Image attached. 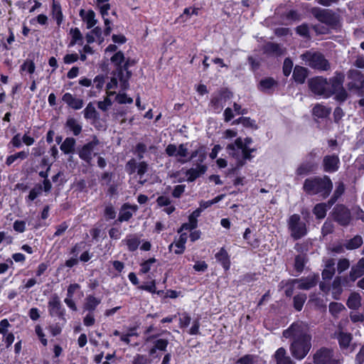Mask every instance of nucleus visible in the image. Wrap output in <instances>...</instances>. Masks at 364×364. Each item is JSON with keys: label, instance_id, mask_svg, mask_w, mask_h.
Masks as SVG:
<instances>
[{"label": "nucleus", "instance_id": "f257e3e1", "mask_svg": "<svg viewBox=\"0 0 364 364\" xmlns=\"http://www.w3.org/2000/svg\"><path fill=\"white\" fill-rule=\"evenodd\" d=\"M283 336L286 338H292L289 350L291 356L296 360H303L312 347V336L308 324L304 322L293 323L283 331Z\"/></svg>", "mask_w": 364, "mask_h": 364}, {"label": "nucleus", "instance_id": "f03ea898", "mask_svg": "<svg viewBox=\"0 0 364 364\" xmlns=\"http://www.w3.org/2000/svg\"><path fill=\"white\" fill-rule=\"evenodd\" d=\"M344 75L336 73L335 76L327 80L322 77H316L309 82V88L315 95L328 98L336 95V99L343 102L347 98V92L343 88Z\"/></svg>", "mask_w": 364, "mask_h": 364}, {"label": "nucleus", "instance_id": "7ed1b4c3", "mask_svg": "<svg viewBox=\"0 0 364 364\" xmlns=\"http://www.w3.org/2000/svg\"><path fill=\"white\" fill-rule=\"evenodd\" d=\"M333 188V183L328 176L306 178L303 185L304 191L309 195H318L326 198Z\"/></svg>", "mask_w": 364, "mask_h": 364}, {"label": "nucleus", "instance_id": "20e7f679", "mask_svg": "<svg viewBox=\"0 0 364 364\" xmlns=\"http://www.w3.org/2000/svg\"><path fill=\"white\" fill-rule=\"evenodd\" d=\"M252 143V139L250 137L244 140L240 137L237 138L234 143L227 146L228 154L236 159L237 166H243L246 160L252 159L251 154L255 151L254 149L250 148Z\"/></svg>", "mask_w": 364, "mask_h": 364}, {"label": "nucleus", "instance_id": "39448f33", "mask_svg": "<svg viewBox=\"0 0 364 364\" xmlns=\"http://www.w3.org/2000/svg\"><path fill=\"white\" fill-rule=\"evenodd\" d=\"M124 56L122 52H117L112 58L111 61L117 66V77L120 81V86L123 90L128 88V80L131 77V73L128 70L129 62L127 60L124 65L122 63L124 62Z\"/></svg>", "mask_w": 364, "mask_h": 364}, {"label": "nucleus", "instance_id": "423d86ee", "mask_svg": "<svg viewBox=\"0 0 364 364\" xmlns=\"http://www.w3.org/2000/svg\"><path fill=\"white\" fill-rule=\"evenodd\" d=\"M301 58L306 65L314 69L326 71L331 68L328 61L318 52L308 50L301 55Z\"/></svg>", "mask_w": 364, "mask_h": 364}, {"label": "nucleus", "instance_id": "0eeeda50", "mask_svg": "<svg viewBox=\"0 0 364 364\" xmlns=\"http://www.w3.org/2000/svg\"><path fill=\"white\" fill-rule=\"evenodd\" d=\"M287 225L290 235L294 240L303 237L307 233L306 225L298 214H293L289 218Z\"/></svg>", "mask_w": 364, "mask_h": 364}, {"label": "nucleus", "instance_id": "6e6552de", "mask_svg": "<svg viewBox=\"0 0 364 364\" xmlns=\"http://www.w3.org/2000/svg\"><path fill=\"white\" fill-rule=\"evenodd\" d=\"M312 14L318 21L331 28H336L339 25V16L329 9L317 8L313 9Z\"/></svg>", "mask_w": 364, "mask_h": 364}, {"label": "nucleus", "instance_id": "1a4fd4ad", "mask_svg": "<svg viewBox=\"0 0 364 364\" xmlns=\"http://www.w3.org/2000/svg\"><path fill=\"white\" fill-rule=\"evenodd\" d=\"M314 364H338V362L333 358L332 350L326 348H321L316 350L313 355Z\"/></svg>", "mask_w": 364, "mask_h": 364}, {"label": "nucleus", "instance_id": "9d476101", "mask_svg": "<svg viewBox=\"0 0 364 364\" xmlns=\"http://www.w3.org/2000/svg\"><path fill=\"white\" fill-rule=\"evenodd\" d=\"M166 153L169 156L178 158V161L181 164H185L188 161L186 159L188 156V149L183 144L176 146L175 144H168L166 148Z\"/></svg>", "mask_w": 364, "mask_h": 364}, {"label": "nucleus", "instance_id": "9b49d317", "mask_svg": "<svg viewBox=\"0 0 364 364\" xmlns=\"http://www.w3.org/2000/svg\"><path fill=\"white\" fill-rule=\"evenodd\" d=\"M333 217L335 221L343 226L348 225L351 220L350 212L343 205H337L333 208Z\"/></svg>", "mask_w": 364, "mask_h": 364}, {"label": "nucleus", "instance_id": "f8f14e48", "mask_svg": "<svg viewBox=\"0 0 364 364\" xmlns=\"http://www.w3.org/2000/svg\"><path fill=\"white\" fill-rule=\"evenodd\" d=\"M318 279V274L312 273L306 277L292 279L291 283L293 285H297L299 289L309 290L317 284Z\"/></svg>", "mask_w": 364, "mask_h": 364}, {"label": "nucleus", "instance_id": "ddd939ff", "mask_svg": "<svg viewBox=\"0 0 364 364\" xmlns=\"http://www.w3.org/2000/svg\"><path fill=\"white\" fill-rule=\"evenodd\" d=\"M334 337L338 340L339 346L343 351L350 353L354 350V347L350 345L353 339L351 333L339 330L334 333Z\"/></svg>", "mask_w": 364, "mask_h": 364}, {"label": "nucleus", "instance_id": "4468645a", "mask_svg": "<svg viewBox=\"0 0 364 364\" xmlns=\"http://www.w3.org/2000/svg\"><path fill=\"white\" fill-rule=\"evenodd\" d=\"M350 82L348 87L350 90H359L364 87V75L357 70H351L348 73Z\"/></svg>", "mask_w": 364, "mask_h": 364}, {"label": "nucleus", "instance_id": "2eb2a0df", "mask_svg": "<svg viewBox=\"0 0 364 364\" xmlns=\"http://www.w3.org/2000/svg\"><path fill=\"white\" fill-rule=\"evenodd\" d=\"M48 311L51 316L63 318L65 310L63 307L59 296L53 294L48 301Z\"/></svg>", "mask_w": 364, "mask_h": 364}, {"label": "nucleus", "instance_id": "dca6fc26", "mask_svg": "<svg viewBox=\"0 0 364 364\" xmlns=\"http://www.w3.org/2000/svg\"><path fill=\"white\" fill-rule=\"evenodd\" d=\"M99 144L97 139L85 144L78 151L79 157L90 164L92 159V154L95 147Z\"/></svg>", "mask_w": 364, "mask_h": 364}, {"label": "nucleus", "instance_id": "f3484780", "mask_svg": "<svg viewBox=\"0 0 364 364\" xmlns=\"http://www.w3.org/2000/svg\"><path fill=\"white\" fill-rule=\"evenodd\" d=\"M340 160L336 155H327L323 159V170L328 173H333L338 171Z\"/></svg>", "mask_w": 364, "mask_h": 364}, {"label": "nucleus", "instance_id": "a211bd4d", "mask_svg": "<svg viewBox=\"0 0 364 364\" xmlns=\"http://www.w3.org/2000/svg\"><path fill=\"white\" fill-rule=\"evenodd\" d=\"M227 98H230V93L228 92H221L212 98L210 106L215 112L220 113L221 112Z\"/></svg>", "mask_w": 364, "mask_h": 364}, {"label": "nucleus", "instance_id": "6ab92c4d", "mask_svg": "<svg viewBox=\"0 0 364 364\" xmlns=\"http://www.w3.org/2000/svg\"><path fill=\"white\" fill-rule=\"evenodd\" d=\"M62 100L69 107L75 110L80 109L84 106V100L82 99L76 97L70 92L65 93L62 97Z\"/></svg>", "mask_w": 364, "mask_h": 364}, {"label": "nucleus", "instance_id": "aec40b11", "mask_svg": "<svg viewBox=\"0 0 364 364\" xmlns=\"http://www.w3.org/2000/svg\"><path fill=\"white\" fill-rule=\"evenodd\" d=\"M273 359L276 364H295L291 357L288 355L287 350L283 348H279L273 355Z\"/></svg>", "mask_w": 364, "mask_h": 364}, {"label": "nucleus", "instance_id": "412c9836", "mask_svg": "<svg viewBox=\"0 0 364 364\" xmlns=\"http://www.w3.org/2000/svg\"><path fill=\"white\" fill-rule=\"evenodd\" d=\"M122 243L127 246L129 251L134 252L138 249L140 240L136 235L129 234L122 241Z\"/></svg>", "mask_w": 364, "mask_h": 364}, {"label": "nucleus", "instance_id": "4be33fe9", "mask_svg": "<svg viewBox=\"0 0 364 364\" xmlns=\"http://www.w3.org/2000/svg\"><path fill=\"white\" fill-rule=\"evenodd\" d=\"M100 303L101 299L94 295H87L85 299L83 310L87 311L88 312H93Z\"/></svg>", "mask_w": 364, "mask_h": 364}, {"label": "nucleus", "instance_id": "5701e85b", "mask_svg": "<svg viewBox=\"0 0 364 364\" xmlns=\"http://www.w3.org/2000/svg\"><path fill=\"white\" fill-rule=\"evenodd\" d=\"M207 167L204 165H198L196 168H191L186 172L187 181L192 182L206 171Z\"/></svg>", "mask_w": 364, "mask_h": 364}, {"label": "nucleus", "instance_id": "b1692460", "mask_svg": "<svg viewBox=\"0 0 364 364\" xmlns=\"http://www.w3.org/2000/svg\"><path fill=\"white\" fill-rule=\"evenodd\" d=\"M216 260L220 262L225 270H228L230 267V259L228 252L224 247L220 250L215 255Z\"/></svg>", "mask_w": 364, "mask_h": 364}, {"label": "nucleus", "instance_id": "393cba45", "mask_svg": "<svg viewBox=\"0 0 364 364\" xmlns=\"http://www.w3.org/2000/svg\"><path fill=\"white\" fill-rule=\"evenodd\" d=\"M109 9H110L109 4H105L100 6V13L104 18L105 26V30H104V34L105 36H109L112 31L111 22L107 18V16H108V11Z\"/></svg>", "mask_w": 364, "mask_h": 364}, {"label": "nucleus", "instance_id": "a878e982", "mask_svg": "<svg viewBox=\"0 0 364 364\" xmlns=\"http://www.w3.org/2000/svg\"><path fill=\"white\" fill-rule=\"evenodd\" d=\"M80 16L86 23L87 28H91L94 27L97 23V20L95 19V14L92 10H89L85 13V11L82 9L80 11Z\"/></svg>", "mask_w": 364, "mask_h": 364}, {"label": "nucleus", "instance_id": "bb28decb", "mask_svg": "<svg viewBox=\"0 0 364 364\" xmlns=\"http://www.w3.org/2000/svg\"><path fill=\"white\" fill-rule=\"evenodd\" d=\"M336 272L335 261L333 259H328L325 263L324 269L322 272L323 279H331Z\"/></svg>", "mask_w": 364, "mask_h": 364}, {"label": "nucleus", "instance_id": "cd10ccee", "mask_svg": "<svg viewBox=\"0 0 364 364\" xmlns=\"http://www.w3.org/2000/svg\"><path fill=\"white\" fill-rule=\"evenodd\" d=\"M264 53L276 56L284 54V49L279 44L274 43H268L264 47Z\"/></svg>", "mask_w": 364, "mask_h": 364}, {"label": "nucleus", "instance_id": "c85d7f7f", "mask_svg": "<svg viewBox=\"0 0 364 364\" xmlns=\"http://www.w3.org/2000/svg\"><path fill=\"white\" fill-rule=\"evenodd\" d=\"M314 165L310 161H304L301 163L296 169L295 173L296 177H302L308 175L314 171Z\"/></svg>", "mask_w": 364, "mask_h": 364}, {"label": "nucleus", "instance_id": "c756f323", "mask_svg": "<svg viewBox=\"0 0 364 364\" xmlns=\"http://www.w3.org/2000/svg\"><path fill=\"white\" fill-rule=\"evenodd\" d=\"M328 203L316 204L314 208L313 213L318 219H323L326 215L327 210L331 207Z\"/></svg>", "mask_w": 364, "mask_h": 364}, {"label": "nucleus", "instance_id": "7c9ffc66", "mask_svg": "<svg viewBox=\"0 0 364 364\" xmlns=\"http://www.w3.org/2000/svg\"><path fill=\"white\" fill-rule=\"evenodd\" d=\"M307 74L306 68L296 65L293 72V77L296 82L302 84L305 82Z\"/></svg>", "mask_w": 364, "mask_h": 364}, {"label": "nucleus", "instance_id": "2f4dec72", "mask_svg": "<svg viewBox=\"0 0 364 364\" xmlns=\"http://www.w3.org/2000/svg\"><path fill=\"white\" fill-rule=\"evenodd\" d=\"M65 127H68L75 136H78L82 132V126L77 119L70 117L67 119Z\"/></svg>", "mask_w": 364, "mask_h": 364}, {"label": "nucleus", "instance_id": "473e14b6", "mask_svg": "<svg viewBox=\"0 0 364 364\" xmlns=\"http://www.w3.org/2000/svg\"><path fill=\"white\" fill-rule=\"evenodd\" d=\"M76 141L74 138L67 137L60 145V150L65 154L73 153Z\"/></svg>", "mask_w": 364, "mask_h": 364}, {"label": "nucleus", "instance_id": "72a5a7b5", "mask_svg": "<svg viewBox=\"0 0 364 364\" xmlns=\"http://www.w3.org/2000/svg\"><path fill=\"white\" fill-rule=\"evenodd\" d=\"M168 341L166 339L159 338L156 340L154 342V346L150 349L149 354L150 355L154 356L156 350L165 351L168 346ZM155 357H154V358Z\"/></svg>", "mask_w": 364, "mask_h": 364}, {"label": "nucleus", "instance_id": "f704fd0d", "mask_svg": "<svg viewBox=\"0 0 364 364\" xmlns=\"http://www.w3.org/2000/svg\"><path fill=\"white\" fill-rule=\"evenodd\" d=\"M70 34L72 37L70 46H73L75 44L82 45L83 36L78 28H73L70 31Z\"/></svg>", "mask_w": 364, "mask_h": 364}, {"label": "nucleus", "instance_id": "c9c22d12", "mask_svg": "<svg viewBox=\"0 0 364 364\" xmlns=\"http://www.w3.org/2000/svg\"><path fill=\"white\" fill-rule=\"evenodd\" d=\"M84 117L87 119L96 120L99 118V114L92 102H89L83 110Z\"/></svg>", "mask_w": 364, "mask_h": 364}, {"label": "nucleus", "instance_id": "e433bc0d", "mask_svg": "<svg viewBox=\"0 0 364 364\" xmlns=\"http://www.w3.org/2000/svg\"><path fill=\"white\" fill-rule=\"evenodd\" d=\"M187 238L186 233H182L178 239L175 241V247H176V249L174 250L175 254L181 255L184 252Z\"/></svg>", "mask_w": 364, "mask_h": 364}, {"label": "nucleus", "instance_id": "4c0bfd02", "mask_svg": "<svg viewBox=\"0 0 364 364\" xmlns=\"http://www.w3.org/2000/svg\"><path fill=\"white\" fill-rule=\"evenodd\" d=\"M364 274V267L363 264H360V261L359 260L358 263L353 266L350 272V278L352 281H355L358 277H360Z\"/></svg>", "mask_w": 364, "mask_h": 364}, {"label": "nucleus", "instance_id": "58836bf2", "mask_svg": "<svg viewBox=\"0 0 364 364\" xmlns=\"http://www.w3.org/2000/svg\"><path fill=\"white\" fill-rule=\"evenodd\" d=\"M331 113V109L321 105H316L313 108V114L318 118L327 117Z\"/></svg>", "mask_w": 364, "mask_h": 364}, {"label": "nucleus", "instance_id": "ea45409f", "mask_svg": "<svg viewBox=\"0 0 364 364\" xmlns=\"http://www.w3.org/2000/svg\"><path fill=\"white\" fill-rule=\"evenodd\" d=\"M28 156V151H21L15 154L10 155L6 158V164L7 166H11L13 163H14L17 159L24 160Z\"/></svg>", "mask_w": 364, "mask_h": 364}, {"label": "nucleus", "instance_id": "a19ab883", "mask_svg": "<svg viewBox=\"0 0 364 364\" xmlns=\"http://www.w3.org/2000/svg\"><path fill=\"white\" fill-rule=\"evenodd\" d=\"M345 191V186L343 182H339L336 185V190L331 198V199L328 200V203L330 205H333L336 200L343 194Z\"/></svg>", "mask_w": 364, "mask_h": 364}, {"label": "nucleus", "instance_id": "79ce46f5", "mask_svg": "<svg viewBox=\"0 0 364 364\" xmlns=\"http://www.w3.org/2000/svg\"><path fill=\"white\" fill-rule=\"evenodd\" d=\"M275 85L277 82L272 77H267L260 80L258 88L262 92H267Z\"/></svg>", "mask_w": 364, "mask_h": 364}, {"label": "nucleus", "instance_id": "37998d69", "mask_svg": "<svg viewBox=\"0 0 364 364\" xmlns=\"http://www.w3.org/2000/svg\"><path fill=\"white\" fill-rule=\"evenodd\" d=\"M347 306L352 309H358L360 306V296L358 293H353L347 301Z\"/></svg>", "mask_w": 364, "mask_h": 364}, {"label": "nucleus", "instance_id": "c03bdc74", "mask_svg": "<svg viewBox=\"0 0 364 364\" xmlns=\"http://www.w3.org/2000/svg\"><path fill=\"white\" fill-rule=\"evenodd\" d=\"M132 215L133 213L131 210V207L128 205H124L119 212L118 220L119 222L128 221Z\"/></svg>", "mask_w": 364, "mask_h": 364}, {"label": "nucleus", "instance_id": "a18cd8bd", "mask_svg": "<svg viewBox=\"0 0 364 364\" xmlns=\"http://www.w3.org/2000/svg\"><path fill=\"white\" fill-rule=\"evenodd\" d=\"M306 300V294L300 293L296 294L293 299L294 309L296 311H300L302 309Z\"/></svg>", "mask_w": 364, "mask_h": 364}, {"label": "nucleus", "instance_id": "49530a36", "mask_svg": "<svg viewBox=\"0 0 364 364\" xmlns=\"http://www.w3.org/2000/svg\"><path fill=\"white\" fill-rule=\"evenodd\" d=\"M362 244L363 238L359 235H356L353 238L348 240L345 246L348 250H354L360 247Z\"/></svg>", "mask_w": 364, "mask_h": 364}, {"label": "nucleus", "instance_id": "de8ad7c7", "mask_svg": "<svg viewBox=\"0 0 364 364\" xmlns=\"http://www.w3.org/2000/svg\"><path fill=\"white\" fill-rule=\"evenodd\" d=\"M198 14H199L198 8L188 7V8H186L183 10V14H181L178 18L181 19L182 21L185 22L188 18H190L192 15L198 16Z\"/></svg>", "mask_w": 364, "mask_h": 364}, {"label": "nucleus", "instance_id": "09e8293b", "mask_svg": "<svg viewBox=\"0 0 364 364\" xmlns=\"http://www.w3.org/2000/svg\"><path fill=\"white\" fill-rule=\"evenodd\" d=\"M345 309V306L341 303L331 302L329 304V311L333 317H338L339 314Z\"/></svg>", "mask_w": 364, "mask_h": 364}, {"label": "nucleus", "instance_id": "8fccbe9b", "mask_svg": "<svg viewBox=\"0 0 364 364\" xmlns=\"http://www.w3.org/2000/svg\"><path fill=\"white\" fill-rule=\"evenodd\" d=\"M35 63L31 60H26L21 65V71H26L29 74H33L35 71Z\"/></svg>", "mask_w": 364, "mask_h": 364}, {"label": "nucleus", "instance_id": "3c124183", "mask_svg": "<svg viewBox=\"0 0 364 364\" xmlns=\"http://www.w3.org/2000/svg\"><path fill=\"white\" fill-rule=\"evenodd\" d=\"M306 263L305 257L303 255H297L295 257L294 268L298 272H301L304 268Z\"/></svg>", "mask_w": 364, "mask_h": 364}, {"label": "nucleus", "instance_id": "603ef678", "mask_svg": "<svg viewBox=\"0 0 364 364\" xmlns=\"http://www.w3.org/2000/svg\"><path fill=\"white\" fill-rule=\"evenodd\" d=\"M53 17L55 19L57 24L60 26L63 20V15L61 11L60 7L54 4L53 7Z\"/></svg>", "mask_w": 364, "mask_h": 364}, {"label": "nucleus", "instance_id": "864d4df0", "mask_svg": "<svg viewBox=\"0 0 364 364\" xmlns=\"http://www.w3.org/2000/svg\"><path fill=\"white\" fill-rule=\"evenodd\" d=\"M257 357L253 355H245L237 360L238 364H255Z\"/></svg>", "mask_w": 364, "mask_h": 364}, {"label": "nucleus", "instance_id": "5fc2aeb1", "mask_svg": "<svg viewBox=\"0 0 364 364\" xmlns=\"http://www.w3.org/2000/svg\"><path fill=\"white\" fill-rule=\"evenodd\" d=\"M156 262L155 258H150L146 261H144L141 264V272L143 274H146L151 269V265Z\"/></svg>", "mask_w": 364, "mask_h": 364}, {"label": "nucleus", "instance_id": "6e6d98bb", "mask_svg": "<svg viewBox=\"0 0 364 364\" xmlns=\"http://www.w3.org/2000/svg\"><path fill=\"white\" fill-rule=\"evenodd\" d=\"M350 267V262L348 259L343 258L341 259L337 264V269L339 273H341L346 269H348Z\"/></svg>", "mask_w": 364, "mask_h": 364}, {"label": "nucleus", "instance_id": "4d7b16f0", "mask_svg": "<svg viewBox=\"0 0 364 364\" xmlns=\"http://www.w3.org/2000/svg\"><path fill=\"white\" fill-rule=\"evenodd\" d=\"M201 213L200 208L194 210L188 217V221L191 223L192 227H197L198 220Z\"/></svg>", "mask_w": 364, "mask_h": 364}, {"label": "nucleus", "instance_id": "13d9d810", "mask_svg": "<svg viewBox=\"0 0 364 364\" xmlns=\"http://www.w3.org/2000/svg\"><path fill=\"white\" fill-rule=\"evenodd\" d=\"M293 68V62L289 58H286L283 65V73L285 76H289Z\"/></svg>", "mask_w": 364, "mask_h": 364}, {"label": "nucleus", "instance_id": "bf43d9fd", "mask_svg": "<svg viewBox=\"0 0 364 364\" xmlns=\"http://www.w3.org/2000/svg\"><path fill=\"white\" fill-rule=\"evenodd\" d=\"M112 105V102L108 97H105L103 101H100L97 103L98 108L102 111H107Z\"/></svg>", "mask_w": 364, "mask_h": 364}, {"label": "nucleus", "instance_id": "052dcab7", "mask_svg": "<svg viewBox=\"0 0 364 364\" xmlns=\"http://www.w3.org/2000/svg\"><path fill=\"white\" fill-rule=\"evenodd\" d=\"M35 332H36V335L38 336V337L39 338V339L41 340V343L44 346H47L48 341L45 338V334L43 333V331L42 328L39 325H36V327H35Z\"/></svg>", "mask_w": 364, "mask_h": 364}, {"label": "nucleus", "instance_id": "680f3d73", "mask_svg": "<svg viewBox=\"0 0 364 364\" xmlns=\"http://www.w3.org/2000/svg\"><path fill=\"white\" fill-rule=\"evenodd\" d=\"M242 124L245 127L251 128L252 129H257V126L256 122H255V120L251 119L249 117H242Z\"/></svg>", "mask_w": 364, "mask_h": 364}, {"label": "nucleus", "instance_id": "e2e57ef3", "mask_svg": "<svg viewBox=\"0 0 364 364\" xmlns=\"http://www.w3.org/2000/svg\"><path fill=\"white\" fill-rule=\"evenodd\" d=\"M116 100L119 104H131L133 102L132 98L128 97L125 93L117 95Z\"/></svg>", "mask_w": 364, "mask_h": 364}, {"label": "nucleus", "instance_id": "0e129e2a", "mask_svg": "<svg viewBox=\"0 0 364 364\" xmlns=\"http://www.w3.org/2000/svg\"><path fill=\"white\" fill-rule=\"evenodd\" d=\"M191 316L187 313H183L179 318L181 327H187L191 323Z\"/></svg>", "mask_w": 364, "mask_h": 364}, {"label": "nucleus", "instance_id": "69168bd1", "mask_svg": "<svg viewBox=\"0 0 364 364\" xmlns=\"http://www.w3.org/2000/svg\"><path fill=\"white\" fill-rule=\"evenodd\" d=\"M95 318L93 312H88V314L83 318V323L86 326H91L95 324Z\"/></svg>", "mask_w": 364, "mask_h": 364}, {"label": "nucleus", "instance_id": "338daca9", "mask_svg": "<svg viewBox=\"0 0 364 364\" xmlns=\"http://www.w3.org/2000/svg\"><path fill=\"white\" fill-rule=\"evenodd\" d=\"M41 191L42 187L41 186L32 188L30 191L29 195L28 196V199L30 200H35L41 193Z\"/></svg>", "mask_w": 364, "mask_h": 364}, {"label": "nucleus", "instance_id": "774afa93", "mask_svg": "<svg viewBox=\"0 0 364 364\" xmlns=\"http://www.w3.org/2000/svg\"><path fill=\"white\" fill-rule=\"evenodd\" d=\"M355 364H363L364 363V345L360 348L355 359Z\"/></svg>", "mask_w": 364, "mask_h": 364}]
</instances>
